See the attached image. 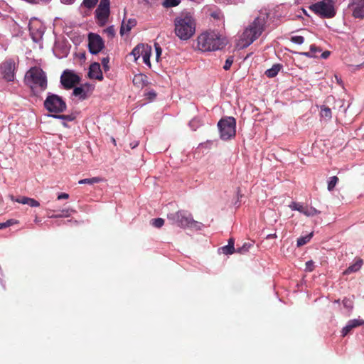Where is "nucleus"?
I'll list each match as a JSON object with an SVG mask.
<instances>
[{"instance_id":"f257e3e1","label":"nucleus","mask_w":364,"mask_h":364,"mask_svg":"<svg viewBox=\"0 0 364 364\" xmlns=\"http://www.w3.org/2000/svg\"><path fill=\"white\" fill-rule=\"evenodd\" d=\"M269 13L264 9L259 11V14L255 18L242 33L240 42L241 48H246L257 40L263 33Z\"/></svg>"},{"instance_id":"f03ea898","label":"nucleus","mask_w":364,"mask_h":364,"mask_svg":"<svg viewBox=\"0 0 364 364\" xmlns=\"http://www.w3.org/2000/svg\"><path fill=\"white\" fill-rule=\"evenodd\" d=\"M198 47L202 51H214L223 49L227 40L218 33L209 31L202 33L197 39Z\"/></svg>"},{"instance_id":"7ed1b4c3","label":"nucleus","mask_w":364,"mask_h":364,"mask_svg":"<svg viewBox=\"0 0 364 364\" xmlns=\"http://www.w3.org/2000/svg\"><path fill=\"white\" fill-rule=\"evenodd\" d=\"M175 33L181 39L186 41L196 32V22L190 14H181L174 21Z\"/></svg>"},{"instance_id":"20e7f679","label":"nucleus","mask_w":364,"mask_h":364,"mask_svg":"<svg viewBox=\"0 0 364 364\" xmlns=\"http://www.w3.org/2000/svg\"><path fill=\"white\" fill-rule=\"evenodd\" d=\"M167 219L172 225L181 228H198L199 224L194 220L192 214L186 210H178L176 212L168 213Z\"/></svg>"},{"instance_id":"39448f33","label":"nucleus","mask_w":364,"mask_h":364,"mask_svg":"<svg viewBox=\"0 0 364 364\" xmlns=\"http://www.w3.org/2000/svg\"><path fill=\"white\" fill-rule=\"evenodd\" d=\"M26 79L33 84L31 85L32 89L39 88L40 91H44L47 88L46 75L40 68H31L27 72Z\"/></svg>"},{"instance_id":"423d86ee","label":"nucleus","mask_w":364,"mask_h":364,"mask_svg":"<svg viewBox=\"0 0 364 364\" xmlns=\"http://www.w3.org/2000/svg\"><path fill=\"white\" fill-rule=\"evenodd\" d=\"M310 9L323 18H330L336 15V10L332 0H322L312 4Z\"/></svg>"},{"instance_id":"0eeeda50","label":"nucleus","mask_w":364,"mask_h":364,"mask_svg":"<svg viewBox=\"0 0 364 364\" xmlns=\"http://www.w3.org/2000/svg\"><path fill=\"white\" fill-rule=\"evenodd\" d=\"M218 127L223 140H228L235 136L236 120L234 117L221 119L218 123Z\"/></svg>"},{"instance_id":"6e6552de","label":"nucleus","mask_w":364,"mask_h":364,"mask_svg":"<svg viewBox=\"0 0 364 364\" xmlns=\"http://www.w3.org/2000/svg\"><path fill=\"white\" fill-rule=\"evenodd\" d=\"M44 107L49 112L60 113L66 109V103L58 95L48 93L44 101Z\"/></svg>"},{"instance_id":"1a4fd4ad","label":"nucleus","mask_w":364,"mask_h":364,"mask_svg":"<svg viewBox=\"0 0 364 364\" xmlns=\"http://www.w3.org/2000/svg\"><path fill=\"white\" fill-rule=\"evenodd\" d=\"M15 70L16 63L15 61L11 58L6 59L1 64L0 74L1 75L2 77L8 82L14 80Z\"/></svg>"},{"instance_id":"9d476101","label":"nucleus","mask_w":364,"mask_h":364,"mask_svg":"<svg viewBox=\"0 0 364 364\" xmlns=\"http://www.w3.org/2000/svg\"><path fill=\"white\" fill-rule=\"evenodd\" d=\"M109 13V0H100L98 7L95 10L96 18L100 26L107 23Z\"/></svg>"},{"instance_id":"9b49d317","label":"nucleus","mask_w":364,"mask_h":364,"mask_svg":"<svg viewBox=\"0 0 364 364\" xmlns=\"http://www.w3.org/2000/svg\"><path fill=\"white\" fill-rule=\"evenodd\" d=\"M80 81V77L70 70H65L60 77V82L63 87L67 90L74 87Z\"/></svg>"},{"instance_id":"f8f14e48","label":"nucleus","mask_w":364,"mask_h":364,"mask_svg":"<svg viewBox=\"0 0 364 364\" xmlns=\"http://www.w3.org/2000/svg\"><path fill=\"white\" fill-rule=\"evenodd\" d=\"M88 47L92 54H97L105 47L104 41L98 34L90 33L88 35Z\"/></svg>"},{"instance_id":"ddd939ff","label":"nucleus","mask_w":364,"mask_h":364,"mask_svg":"<svg viewBox=\"0 0 364 364\" xmlns=\"http://www.w3.org/2000/svg\"><path fill=\"white\" fill-rule=\"evenodd\" d=\"M348 9L352 11L355 18H364V0H350Z\"/></svg>"},{"instance_id":"4468645a","label":"nucleus","mask_w":364,"mask_h":364,"mask_svg":"<svg viewBox=\"0 0 364 364\" xmlns=\"http://www.w3.org/2000/svg\"><path fill=\"white\" fill-rule=\"evenodd\" d=\"M364 324V320L363 319H352L350 320L346 326L343 328L341 331V336L345 337L347 336L353 328L359 327Z\"/></svg>"},{"instance_id":"2eb2a0df","label":"nucleus","mask_w":364,"mask_h":364,"mask_svg":"<svg viewBox=\"0 0 364 364\" xmlns=\"http://www.w3.org/2000/svg\"><path fill=\"white\" fill-rule=\"evenodd\" d=\"M89 77L92 79L102 80L103 75L100 69V65L98 63H93L90 66Z\"/></svg>"},{"instance_id":"dca6fc26","label":"nucleus","mask_w":364,"mask_h":364,"mask_svg":"<svg viewBox=\"0 0 364 364\" xmlns=\"http://www.w3.org/2000/svg\"><path fill=\"white\" fill-rule=\"evenodd\" d=\"M89 90L90 86L88 85L76 87L73 90V95L76 97H79L80 100H85L88 97Z\"/></svg>"},{"instance_id":"f3484780","label":"nucleus","mask_w":364,"mask_h":364,"mask_svg":"<svg viewBox=\"0 0 364 364\" xmlns=\"http://www.w3.org/2000/svg\"><path fill=\"white\" fill-rule=\"evenodd\" d=\"M136 24L134 18H129L127 21H123L120 28V34L123 36L125 33H128Z\"/></svg>"},{"instance_id":"a211bd4d","label":"nucleus","mask_w":364,"mask_h":364,"mask_svg":"<svg viewBox=\"0 0 364 364\" xmlns=\"http://www.w3.org/2000/svg\"><path fill=\"white\" fill-rule=\"evenodd\" d=\"M147 77L143 74L135 75L133 78V84L138 87H143L146 84Z\"/></svg>"},{"instance_id":"6ab92c4d","label":"nucleus","mask_w":364,"mask_h":364,"mask_svg":"<svg viewBox=\"0 0 364 364\" xmlns=\"http://www.w3.org/2000/svg\"><path fill=\"white\" fill-rule=\"evenodd\" d=\"M363 264V260L361 259H358L356 260V262L350 265L343 272V274H349L352 272H355L357 271H358L361 266Z\"/></svg>"},{"instance_id":"aec40b11","label":"nucleus","mask_w":364,"mask_h":364,"mask_svg":"<svg viewBox=\"0 0 364 364\" xmlns=\"http://www.w3.org/2000/svg\"><path fill=\"white\" fill-rule=\"evenodd\" d=\"M147 45L144 44H139L137 45L132 51L131 54L134 56V60H137V59L141 56L143 52L145 50V47H146Z\"/></svg>"},{"instance_id":"412c9836","label":"nucleus","mask_w":364,"mask_h":364,"mask_svg":"<svg viewBox=\"0 0 364 364\" xmlns=\"http://www.w3.org/2000/svg\"><path fill=\"white\" fill-rule=\"evenodd\" d=\"M282 68V65L274 64L271 68L265 71V75L268 77H274L278 74L279 71L281 70Z\"/></svg>"},{"instance_id":"4be33fe9","label":"nucleus","mask_w":364,"mask_h":364,"mask_svg":"<svg viewBox=\"0 0 364 364\" xmlns=\"http://www.w3.org/2000/svg\"><path fill=\"white\" fill-rule=\"evenodd\" d=\"M151 52V46L147 45L146 47H145V50L141 55L142 58H143V62L146 65H149V67L151 66V63H150Z\"/></svg>"},{"instance_id":"5701e85b","label":"nucleus","mask_w":364,"mask_h":364,"mask_svg":"<svg viewBox=\"0 0 364 364\" xmlns=\"http://www.w3.org/2000/svg\"><path fill=\"white\" fill-rule=\"evenodd\" d=\"M313 235H314V233L311 232L305 236H302V237H300L299 238H298L297 244H296L297 247H301V246L307 244L312 238Z\"/></svg>"},{"instance_id":"b1692460","label":"nucleus","mask_w":364,"mask_h":364,"mask_svg":"<svg viewBox=\"0 0 364 364\" xmlns=\"http://www.w3.org/2000/svg\"><path fill=\"white\" fill-rule=\"evenodd\" d=\"M320 114L321 117L330 119L332 117L331 109L326 105L321 106Z\"/></svg>"},{"instance_id":"393cba45","label":"nucleus","mask_w":364,"mask_h":364,"mask_svg":"<svg viewBox=\"0 0 364 364\" xmlns=\"http://www.w3.org/2000/svg\"><path fill=\"white\" fill-rule=\"evenodd\" d=\"M289 207L292 210H297L300 212L301 213H304L305 209L306 208V205H304L301 203H296V202H291V204L289 205Z\"/></svg>"},{"instance_id":"a878e982","label":"nucleus","mask_w":364,"mask_h":364,"mask_svg":"<svg viewBox=\"0 0 364 364\" xmlns=\"http://www.w3.org/2000/svg\"><path fill=\"white\" fill-rule=\"evenodd\" d=\"M101 181H102V179L99 177H93V178H85V179L80 180L78 183L79 184L92 185L94 183H99Z\"/></svg>"},{"instance_id":"bb28decb","label":"nucleus","mask_w":364,"mask_h":364,"mask_svg":"<svg viewBox=\"0 0 364 364\" xmlns=\"http://www.w3.org/2000/svg\"><path fill=\"white\" fill-rule=\"evenodd\" d=\"M320 211L314 207H309L306 205L304 215L307 217H311L320 214Z\"/></svg>"},{"instance_id":"cd10ccee","label":"nucleus","mask_w":364,"mask_h":364,"mask_svg":"<svg viewBox=\"0 0 364 364\" xmlns=\"http://www.w3.org/2000/svg\"><path fill=\"white\" fill-rule=\"evenodd\" d=\"M252 246V244L250 242H245L241 247H237L236 250V252L240 254H245L247 252L250 248Z\"/></svg>"},{"instance_id":"c85d7f7f","label":"nucleus","mask_w":364,"mask_h":364,"mask_svg":"<svg viewBox=\"0 0 364 364\" xmlns=\"http://www.w3.org/2000/svg\"><path fill=\"white\" fill-rule=\"evenodd\" d=\"M338 181V178L337 176H332L329 178L328 182V190L331 191L335 188L336 183Z\"/></svg>"},{"instance_id":"c756f323","label":"nucleus","mask_w":364,"mask_h":364,"mask_svg":"<svg viewBox=\"0 0 364 364\" xmlns=\"http://www.w3.org/2000/svg\"><path fill=\"white\" fill-rule=\"evenodd\" d=\"M53 117L57 119H64L68 122H71L75 119V117L73 114H53Z\"/></svg>"},{"instance_id":"7c9ffc66","label":"nucleus","mask_w":364,"mask_h":364,"mask_svg":"<svg viewBox=\"0 0 364 364\" xmlns=\"http://www.w3.org/2000/svg\"><path fill=\"white\" fill-rule=\"evenodd\" d=\"M220 250L225 255H232V253L236 252L235 247L229 245L222 247Z\"/></svg>"},{"instance_id":"2f4dec72","label":"nucleus","mask_w":364,"mask_h":364,"mask_svg":"<svg viewBox=\"0 0 364 364\" xmlns=\"http://www.w3.org/2000/svg\"><path fill=\"white\" fill-rule=\"evenodd\" d=\"M97 1L98 0H83L82 6L90 9L95 6Z\"/></svg>"},{"instance_id":"473e14b6","label":"nucleus","mask_w":364,"mask_h":364,"mask_svg":"<svg viewBox=\"0 0 364 364\" xmlns=\"http://www.w3.org/2000/svg\"><path fill=\"white\" fill-rule=\"evenodd\" d=\"M180 3L179 0H164L163 6L166 8L173 7Z\"/></svg>"},{"instance_id":"72a5a7b5","label":"nucleus","mask_w":364,"mask_h":364,"mask_svg":"<svg viewBox=\"0 0 364 364\" xmlns=\"http://www.w3.org/2000/svg\"><path fill=\"white\" fill-rule=\"evenodd\" d=\"M151 223L155 228H159L164 225V220L163 218H155V219L151 220Z\"/></svg>"},{"instance_id":"f704fd0d","label":"nucleus","mask_w":364,"mask_h":364,"mask_svg":"<svg viewBox=\"0 0 364 364\" xmlns=\"http://www.w3.org/2000/svg\"><path fill=\"white\" fill-rule=\"evenodd\" d=\"M291 41L294 43L301 45L304 42V38L301 36H291Z\"/></svg>"},{"instance_id":"c9c22d12","label":"nucleus","mask_w":364,"mask_h":364,"mask_svg":"<svg viewBox=\"0 0 364 364\" xmlns=\"http://www.w3.org/2000/svg\"><path fill=\"white\" fill-rule=\"evenodd\" d=\"M233 61H234V58H233V56H229V57L226 59L225 63V65H224V66H223L224 70H228L230 68L231 65H232Z\"/></svg>"},{"instance_id":"e433bc0d","label":"nucleus","mask_w":364,"mask_h":364,"mask_svg":"<svg viewBox=\"0 0 364 364\" xmlns=\"http://www.w3.org/2000/svg\"><path fill=\"white\" fill-rule=\"evenodd\" d=\"M10 197L13 201H16L18 203L26 204V205L28 203V200L29 198L28 197H26V196H23V197L17 198V199H14V197L13 196H11Z\"/></svg>"},{"instance_id":"4c0bfd02","label":"nucleus","mask_w":364,"mask_h":364,"mask_svg":"<svg viewBox=\"0 0 364 364\" xmlns=\"http://www.w3.org/2000/svg\"><path fill=\"white\" fill-rule=\"evenodd\" d=\"M105 33L109 38H113L115 35V30L113 26H109L105 30Z\"/></svg>"},{"instance_id":"58836bf2","label":"nucleus","mask_w":364,"mask_h":364,"mask_svg":"<svg viewBox=\"0 0 364 364\" xmlns=\"http://www.w3.org/2000/svg\"><path fill=\"white\" fill-rule=\"evenodd\" d=\"M343 304L346 309L349 310L352 309L353 307V302L350 299L345 298L343 300Z\"/></svg>"},{"instance_id":"ea45409f","label":"nucleus","mask_w":364,"mask_h":364,"mask_svg":"<svg viewBox=\"0 0 364 364\" xmlns=\"http://www.w3.org/2000/svg\"><path fill=\"white\" fill-rule=\"evenodd\" d=\"M75 210L73 209H65L61 211V214H59L60 218L69 217L71 213H75Z\"/></svg>"},{"instance_id":"a19ab883","label":"nucleus","mask_w":364,"mask_h":364,"mask_svg":"<svg viewBox=\"0 0 364 364\" xmlns=\"http://www.w3.org/2000/svg\"><path fill=\"white\" fill-rule=\"evenodd\" d=\"M109 59L108 57H106V58H103L101 60V63H102V67L105 70V71H107L109 70Z\"/></svg>"},{"instance_id":"79ce46f5","label":"nucleus","mask_w":364,"mask_h":364,"mask_svg":"<svg viewBox=\"0 0 364 364\" xmlns=\"http://www.w3.org/2000/svg\"><path fill=\"white\" fill-rule=\"evenodd\" d=\"M27 205H28L31 207H38L40 205V203L36 200L29 198L28 200Z\"/></svg>"},{"instance_id":"37998d69","label":"nucleus","mask_w":364,"mask_h":364,"mask_svg":"<svg viewBox=\"0 0 364 364\" xmlns=\"http://www.w3.org/2000/svg\"><path fill=\"white\" fill-rule=\"evenodd\" d=\"M314 269V262L312 260L306 262V270L312 272Z\"/></svg>"},{"instance_id":"c03bdc74","label":"nucleus","mask_w":364,"mask_h":364,"mask_svg":"<svg viewBox=\"0 0 364 364\" xmlns=\"http://www.w3.org/2000/svg\"><path fill=\"white\" fill-rule=\"evenodd\" d=\"M154 46L156 49V58L158 60L161 55L162 50L158 43H155Z\"/></svg>"},{"instance_id":"a18cd8bd","label":"nucleus","mask_w":364,"mask_h":364,"mask_svg":"<svg viewBox=\"0 0 364 364\" xmlns=\"http://www.w3.org/2000/svg\"><path fill=\"white\" fill-rule=\"evenodd\" d=\"M310 51L311 52L312 54L315 55L316 52H321V49L316 47L315 45H311L310 46Z\"/></svg>"},{"instance_id":"49530a36","label":"nucleus","mask_w":364,"mask_h":364,"mask_svg":"<svg viewBox=\"0 0 364 364\" xmlns=\"http://www.w3.org/2000/svg\"><path fill=\"white\" fill-rule=\"evenodd\" d=\"M297 54L300 55H304V56H306L308 58H314L316 57L315 55L312 54L311 52H299L297 53Z\"/></svg>"},{"instance_id":"de8ad7c7","label":"nucleus","mask_w":364,"mask_h":364,"mask_svg":"<svg viewBox=\"0 0 364 364\" xmlns=\"http://www.w3.org/2000/svg\"><path fill=\"white\" fill-rule=\"evenodd\" d=\"M4 223H5L6 228H8L11 225L18 223V221L16 220H14V219H10V220H8L7 221H6Z\"/></svg>"},{"instance_id":"09e8293b","label":"nucleus","mask_w":364,"mask_h":364,"mask_svg":"<svg viewBox=\"0 0 364 364\" xmlns=\"http://www.w3.org/2000/svg\"><path fill=\"white\" fill-rule=\"evenodd\" d=\"M68 198H69V194H68L66 193H61L57 197L58 200L68 199Z\"/></svg>"},{"instance_id":"8fccbe9b","label":"nucleus","mask_w":364,"mask_h":364,"mask_svg":"<svg viewBox=\"0 0 364 364\" xmlns=\"http://www.w3.org/2000/svg\"><path fill=\"white\" fill-rule=\"evenodd\" d=\"M147 97L150 100H153L156 96V93L154 91H150L146 94Z\"/></svg>"},{"instance_id":"3c124183","label":"nucleus","mask_w":364,"mask_h":364,"mask_svg":"<svg viewBox=\"0 0 364 364\" xmlns=\"http://www.w3.org/2000/svg\"><path fill=\"white\" fill-rule=\"evenodd\" d=\"M330 55L329 51H324L321 53V58L323 59H326Z\"/></svg>"},{"instance_id":"603ef678","label":"nucleus","mask_w":364,"mask_h":364,"mask_svg":"<svg viewBox=\"0 0 364 364\" xmlns=\"http://www.w3.org/2000/svg\"><path fill=\"white\" fill-rule=\"evenodd\" d=\"M75 0H61V1L63 3V4H73Z\"/></svg>"},{"instance_id":"864d4df0","label":"nucleus","mask_w":364,"mask_h":364,"mask_svg":"<svg viewBox=\"0 0 364 364\" xmlns=\"http://www.w3.org/2000/svg\"><path fill=\"white\" fill-rule=\"evenodd\" d=\"M228 245L234 247V240L233 238H230L228 240Z\"/></svg>"},{"instance_id":"5fc2aeb1","label":"nucleus","mask_w":364,"mask_h":364,"mask_svg":"<svg viewBox=\"0 0 364 364\" xmlns=\"http://www.w3.org/2000/svg\"><path fill=\"white\" fill-rule=\"evenodd\" d=\"M277 236V234L276 233H274V234H269L267 235V238H276Z\"/></svg>"},{"instance_id":"6e6d98bb","label":"nucleus","mask_w":364,"mask_h":364,"mask_svg":"<svg viewBox=\"0 0 364 364\" xmlns=\"http://www.w3.org/2000/svg\"><path fill=\"white\" fill-rule=\"evenodd\" d=\"M49 218H60V216H59V214L58 215H52L49 216Z\"/></svg>"},{"instance_id":"4d7b16f0","label":"nucleus","mask_w":364,"mask_h":364,"mask_svg":"<svg viewBox=\"0 0 364 364\" xmlns=\"http://www.w3.org/2000/svg\"><path fill=\"white\" fill-rule=\"evenodd\" d=\"M50 0H38V4L39 2H42V3H48Z\"/></svg>"},{"instance_id":"13d9d810","label":"nucleus","mask_w":364,"mask_h":364,"mask_svg":"<svg viewBox=\"0 0 364 364\" xmlns=\"http://www.w3.org/2000/svg\"><path fill=\"white\" fill-rule=\"evenodd\" d=\"M6 228V225L4 223H0V229Z\"/></svg>"},{"instance_id":"bf43d9fd","label":"nucleus","mask_w":364,"mask_h":364,"mask_svg":"<svg viewBox=\"0 0 364 364\" xmlns=\"http://www.w3.org/2000/svg\"><path fill=\"white\" fill-rule=\"evenodd\" d=\"M63 124L64 127H67V124H66L65 122H63Z\"/></svg>"}]
</instances>
